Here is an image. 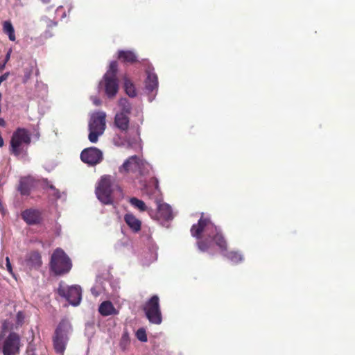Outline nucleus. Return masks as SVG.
I'll list each match as a JSON object with an SVG mask.
<instances>
[{"label": "nucleus", "mask_w": 355, "mask_h": 355, "mask_svg": "<svg viewBox=\"0 0 355 355\" xmlns=\"http://www.w3.org/2000/svg\"><path fill=\"white\" fill-rule=\"evenodd\" d=\"M191 234L198 241L197 245L202 252L209 250L216 244L221 251H226L227 243L221 231L207 218L201 216L197 224L191 228Z\"/></svg>", "instance_id": "f257e3e1"}, {"label": "nucleus", "mask_w": 355, "mask_h": 355, "mask_svg": "<svg viewBox=\"0 0 355 355\" xmlns=\"http://www.w3.org/2000/svg\"><path fill=\"white\" fill-rule=\"evenodd\" d=\"M150 171V165L138 155L128 157L123 164L119 167V173L124 176L131 175L139 179L146 176Z\"/></svg>", "instance_id": "f03ea898"}, {"label": "nucleus", "mask_w": 355, "mask_h": 355, "mask_svg": "<svg viewBox=\"0 0 355 355\" xmlns=\"http://www.w3.org/2000/svg\"><path fill=\"white\" fill-rule=\"evenodd\" d=\"M31 142V134L29 130L24 128H17L11 136L9 152L15 157L26 155Z\"/></svg>", "instance_id": "7ed1b4c3"}, {"label": "nucleus", "mask_w": 355, "mask_h": 355, "mask_svg": "<svg viewBox=\"0 0 355 355\" xmlns=\"http://www.w3.org/2000/svg\"><path fill=\"white\" fill-rule=\"evenodd\" d=\"M71 324L67 319H62L55 329L52 337L53 345L57 354L63 355L69 341Z\"/></svg>", "instance_id": "20e7f679"}, {"label": "nucleus", "mask_w": 355, "mask_h": 355, "mask_svg": "<svg viewBox=\"0 0 355 355\" xmlns=\"http://www.w3.org/2000/svg\"><path fill=\"white\" fill-rule=\"evenodd\" d=\"M49 266L55 275H62L70 271L72 263L62 249L56 248L51 255Z\"/></svg>", "instance_id": "39448f33"}, {"label": "nucleus", "mask_w": 355, "mask_h": 355, "mask_svg": "<svg viewBox=\"0 0 355 355\" xmlns=\"http://www.w3.org/2000/svg\"><path fill=\"white\" fill-rule=\"evenodd\" d=\"M106 113L98 111L93 113L89 121L88 139L92 143H96L98 137L101 136L106 128Z\"/></svg>", "instance_id": "423d86ee"}, {"label": "nucleus", "mask_w": 355, "mask_h": 355, "mask_svg": "<svg viewBox=\"0 0 355 355\" xmlns=\"http://www.w3.org/2000/svg\"><path fill=\"white\" fill-rule=\"evenodd\" d=\"M21 347L20 336L15 332H10L8 336L0 334V352L3 355H17Z\"/></svg>", "instance_id": "0eeeda50"}, {"label": "nucleus", "mask_w": 355, "mask_h": 355, "mask_svg": "<svg viewBox=\"0 0 355 355\" xmlns=\"http://www.w3.org/2000/svg\"><path fill=\"white\" fill-rule=\"evenodd\" d=\"M144 311L147 319L152 324H160L162 315L159 305V298L157 295L152 296L144 305Z\"/></svg>", "instance_id": "6e6552de"}, {"label": "nucleus", "mask_w": 355, "mask_h": 355, "mask_svg": "<svg viewBox=\"0 0 355 355\" xmlns=\"http://www.w3.org/2000/svg\"><path fill=\"white\" fill-rule=\"evenodd\" d=\"M112 178L110 175H103L98 182L96 194L98 199L105 205L112 203Z\"/></svg>", "instance_id": "1a4fd4ad"}, {"label": "nucleus", "mask_w": 355, "mask_h": 355, "mask_svg": "<svg viewBox=\"0 0 355 355\" xmlns=\"http://www.w3.org/2000/svg\"><path fill=\"white\" fill-rule=\"evenodd\" d=\"M58 293L73 306L78 305L81 301L82 291L79 286L65 287L60 284L58 288Z\"/></svg>", "instance_id": "9d476101"}, {"label": "nucleus", "mask_w": 355, "mask_h": 355, "mask_svg": "<svg viewBox=\"0 0 355 355\" xmlns=\"http://www.w3.org/2000/svg\"><path fill=\"white\" fill-rule=\"evenodd\" d=\"M80 159L83 162L95 166L102 162L103 159L102 151L96 147L85 148L80 153Z\"/></svg>", "instance_id": "9b49d317"}, {"label": "nucleus", "mask_w": 355, "mask_h": 355, "mask_svg": "<svg viewBox=\"0 0 355 355\" xmlns=\"http://www.w3.org/2000/svg\"><path fill=\"white\" fill-rule=\"evenodd\" d=\"M21 217L28 225H40L43 221L42 211L35 208L24 209L21 212Z\"/></svg>", "instance_id": "f8f14e48"}, {"label": "nucleus", "mask_w": 355, "mask_h": 355, "mask_svg": "<svg viewBox=\"0 0 355 355\" xmlns=\"http://www.w3.org/2000/svg\"><path fill=\"white\" fill-rule=\"evenodd\" d=\"M100 86H103L105 93L109 98H113L119 91V81L117 78L103 76Z\"/></svg>", "instance_id": "ddd939ff"}, {"label": "nucleus", "mask_w": 355, "mask_h": 355, "mask_svg": "<svg viewBox=\"0 0 355 355\" xmlns=\"http://www.w3.org/2000/svg\"><path fill=\"white\" fill-rule=\"evenodd\" d=\"M42 263V257L38 251H31L26 254L24 265L29 270L37 269Z\"/></svg>", "instance_id": "4468645a"}, {"label": "nucleus", "mask_w": 355, "mask_h": 355, "mask_svg": "<svg viewBox=\"0 0 355 355\" xmlns=\"http://www.w3.org/2000/svg\"><path fill=\"white\" fill-rule=\"evenodd\" d=\"M114 125L122 133H128L130 130L129 116L123 113H116L114 117Z\"/></svg>", "instance_id": "2eb2a0df"}, {"label": "nucleus", "mask_w": 355, "mask_h": 355, "mask_svg": "<svg viewBox=\"0 0 355 355\" xmlns=\"http://www.w3.org/2000/svg\"><path fill=\"white\" fill-rule=\"evenodd\" d=\"M35 180L31 177H23L20 179L17 190L22 196H29L32 189L35 187Z\"/></svg>", "instance_id": "dca6fc26"}, {"label": "nucleus", "mask_w": 355, "mask_h": 355, "mask_svg": "<svg viewBox=\"0 0 355 355\" xmlns=\"http://www.w3.org/2000/svg\"><path fill=\"white\" fill-rule=\"evenodd\" d=\"M157 220H171L173 218L171 207L166 203L159 204L155 215Z\"/></svg>", "instance_id": "f3484780"}, {"label": "nucleus", "mask_w": 355, "mask_h": 355, "mask_svg": "<svg viewBox=\"0 0 355 355\" xmlns=\"http://www.w3.org/2000/svg\"><path fill=\"white\" fill-rule=\"evenodd\" d=\"M124 221L135 233L139 232L141 229V221L138 219L133 214L127 213L124 215Z\"/></svg>", "instance_id": "a211bd4d"}, {"label": "nucleus", "mask_w": 355, "mask_h": 355, "mask_svg": "<svg viewBox=\"0 0 355 355\" xmlns=\"http://www.w3.org/2000/svg\"><path fill=\"white\" fill-rule=\"evenodd\" d=\"M146 72L147 74V78L145 81L146 90L149 92L157 91L158 87V78L157 74L150 69H147Z\"/></svg>", "instance_id": "6ab92c4d"}, {"label": "nucleus", "mask_w": 355, "mask_h": 355, "mask_svg": "<svg viewBox=\"0 0 355 355\" xmlns=\"http://www.w3.org/2000/svg\"><path fill=\"white\" fill-rule=\"evenodd\" d=\"M118 59L124 63L134 64L138 62L137 54L129 50H119L118 51Z\"/></svg>", "instance_id": "aec40b11"}, {"label": "nucleus", "mask_w": 355, "mask_h": 355, "mask_svg": "<svg viewBox=\"0 0 355 355\" xmlns=\"http://www.w3.org/2000/svg\"><path fill=\"white\" fill-rule=\"evenodd\" d=\"M98 311L103 316H108L112 314H116V311L110 301L103 302L98 308Z\"/></svg>", "instance_id": "412c9836"}, {"label": "nucleus", "mask_w": 355, "mask_h": 355, "mask_svg": "<svg viewBox=\"0 0 355 355\" xmlns=\"http://www.w3.org/2000/svg\"><path fill=\"white\" fill-rule=\"evenodd\" d=\"M129 202L130 203V205L132 206H133L135 208L139 209L140 211H147L148 212V214H150V216L152 218H154V216L153 215V211L151 209H148L143 200H139L135 197H132V198H130Z\"/></svg>", "instance_id": "4be33fe9"}, {"label": "nucleus", "mask_w": 355, "mask_h": 355, "mask_svg": "<svg viewBox=\"0 0 355 355\" xmlns=\"http://www.w3.org/2000/svg\"><path fill=\"white\" fill-rule=\"evenodd\" d=\"M119 110L116 113H123L129 116L132 112V105L126 98H121L118 101Z\"/></svg>", "instance_id": "5701e85b"}, {"label": "nucleus", "mask_w": 355, "mask_h": 355, "mask_svg": "<svg viewBox=\"0 0 355 355\" xmlns=\"http://www.w3.org/2000/svg\"><path fill=\"white\" fill-rule=\"evenodd\" d=\"M3 32L8 36L10 41H15V29L10 21H4L3 22Z\"/></svg>", "instance_id": "b1692460"}, {"label": "nucleus", "mask_w": 355, "mask_h": 355, "mask_svg": "<svg viewBox=\"0 0 355 355\" xmlns=\"http://www.w3.org/2000/svg\"><path fill=\"white\" fill-rule=\"evenodd\" d=\"M123 81L125 93L130 97H135L137 93L132 82L127 76L123 78Z\"/></svg>", "instance_id": "393cba45"}, {"label": "nucleus", "mask_w": 355, "mask_h": 355, "mask_svg": "<svg viewBox=\"0 0 355 355\" xmlns=\"http://www.w3.org/2000/svg\"><path fill=\"white\" fill-rule=\"evenodd\" d=\"M118 72V63L116 61H112L110 64L108 70L103 76L117 78L116 74Z\"/></svg>", "instance_id": "a878e982"}, {"label": "nucleus", "mask_w": 355, "mask_h": 355, "mask_svg": "<svg viewBox=\"0 0 355 355\" xmlns=\"http://www.w3.org/2000/svg\"><path fill=\"white\" fill-rule=\"evenodd\" d=\"M225 257L234 263H239L243 259V256L238 252L230 251L225 254Z\"/></svg>", "instance_id": "bb28decb"}, {"label": "nucleus", "mask_w": 355, "mask_h": 355, "mask_svg": "<svg viewBox=\"0 0 355 355\" xmlns=\"http://www.w3.org/2000/svg\"><path fill=\"white\" fill-rule=\"evenodd\" d=\"M136 337L141 342H146L148 340L146 330L144 328H140L137 331Z\"/></svg>", "instance_id": "cd10ccee"}, {"label": "nucleus", "mask_w": 355, "mask_h": 355, "mask_svg": "<svg viewBox=\"0 0 355 355\" xmlns=\"http://www.w3.org/2000/svg\"><path fill=\"white\" fill-rule=\"evenodd\" d=\"M6 268H7V270L10 273L12 274V266H11V263H10V259L8 257H6Z\"/></svg>", "instance_id": "c85d7f7f"}, {"label": "nucleus", "mask_w": 355, "mask_h": 355, "mask_svg": "<svg viewBox=\"0 0 355 355\" xmlns=\"http://www.w3.org/2000/svg\"><path fill=\"white\" fill-rule=\"evenodd\" d=\"M150 182L154 184L155 189L156 190L159 189V182H158V180L156 178H153L150 180Z\"/></svg>", "instance_id": "c756f323"}, {"label": "nucleus", "mask_w": 355, "mask_h": 355, "mask_svg": "<svg viewBox=\"0 0 355 355\" xmlns=\"http://www.w3.org/2000/svg\"><path fill=\"white\" fill-rule=\"evenodd\" d=\"M11 53H12V49H10L8 51V52H7V53H6V55L5 60H4V62L3 63V64H5V65L6 64V63H7V62H8V60H10Z\"/></svg>", "instance_id": "7c9ffc66"}, {"label": "nucleus", "mask_w": 355, "mask_h": 355, "mask_svg": "<svg viewBox=\"0 0 355 355\" xmlns=\"http://www.w3.org/2000/svg\"><path fill=\"white\" fill-rule=\"evenodd\" d=\"M92 101H93V103L96 106H99L101 105V101L96 97L92 98Z\"/></svg>", "instance_id": "2f4dec72"}, {"label": "nucleus", "mask_w": 355, "mask_h": 355, "mask_svg": "<svg viewBox=\"0 0 355 355\" xmlns=\"http://www.w3.org/2000/svg\"><path fill=\"white\" fill-rule=\"evenodd\" d=\"M47 26H48V27H51V28L56 26H57V22L54 21H52V20H48Z\"/></svg>", "instance_id": "473e14b6"}, {"label": "nucleus", "mask_w": 355, "mask_h": 355, "mask_svg": "<svg viewBox=\"0 0 355 355\" xmlns=\"http://www.w3.org/2000/svg\"><path fill=\"white\" fill-rule=\"evenodd\" d=\"M6 125V123L5 120L3 118H0V126L5 127Z\"/></svg>", "instance_id": "72a5a7b5"}, {"label": "nucleus", "mask_w": 355, "mask_h": 355, "mask_svg": "<svg viewBox=\"0 0 355 355\" xmlns=\"http://www.w3.org/2000/svg\"><path fill=\"white\" fill-rule=\"evenodd\" d=\"M136 135H137V136H139V135H140V130H139V127L136 129Z\"/></svg>", "instance_id": "f704fd0d"}, {"label": "nucleus", "mask_w": 355, "mask_h": 355, "mask_svg": "<svg viewBox=\"0 0 355 355\" xmlns=\"http://www.w3.org/2000/svg\"><path fill=\"white\" fill-rule=\"evenodd\" d=\"M40 1H41L43 3H45V4L49 3L51 1V0H40Z\"/></svg>", "instance_id": "c9c22d12"}, {"label": "nucleus", "mask_w": 355, "mask_h": 355, "mask_svg": "<svg viewBox=\"0 0 355 355\" xmlns=\"http://www.w3.org/2000/svg\"><path fill=\"white\" fill-rule=\"evenodd\" d=\"M5 68V64L0 65V71H3Z\"/></svg>", "instance_id": "e433bc0d"}, {"label": "nucleus", "mask_w": 355, "mask_h": 355, "mask_svg": "<svg viewBox=\"0 0 355 355\" xmlns=\"http://www.w3.org/2000/svg\"><path fill=\"white\" fill-rule=\"evenodd\" d=\"M21 314V312H19V313H17V316H18V317H19V315H20Z\"/></svg>", "instance_id": "4c0bfd02"}]
</instances>
